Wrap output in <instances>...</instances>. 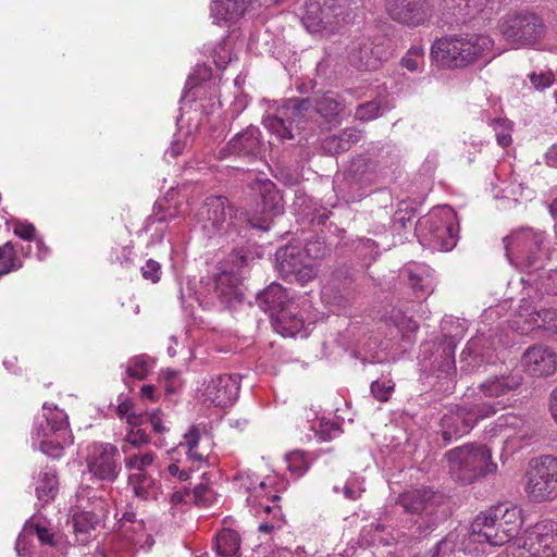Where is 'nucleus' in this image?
<instances>
[{"label": "nucleus", "instance_id": "1", "mask_svg": "<svg viewBox=\"0 0 557 557\" xmlns=\"http://www.w3.org/2000/svg\"><path fill=\"white\" fill-rule=\"evenodd\" d=\"M522 516L515 506L498 505L475 517L470 525L467 540L462 543L465 552L479 557L487 547L500 546L518 537Z\"/></svg>", "mask_w": 557, "mask_h": 557}, {"label": "nucleus", "instance_id": "2", "mask_svg": "<svg viewBox=\"0 0 557 557\" xmlns=\"http://www.w3.org/2000/svg\"><path fill=\"white\" fill-rule=\"evenodd\" d=\"M494 40L486 34L460 33L436 39L432 58L445 67L461 69L492 58Z\"/></svg>", "mask_w": 557, "mask_h": 557}, {"label": "nucleus", "instance_id": "3", "mask_svg": "<svg viewBox=\"0 0 557 557\" xmlns=\"http://www.w3.org/2000/svg\"><path fill=\"white\" fill-rule=\"evenodd\" d=\"M261 310L269 313L275 330L283 336L294 337L302 334L306 321L300 314L299 305L289 298L287 290L280 284H271L257 296Z\"/></svg>", "mask_w": 557, "mask_h": 557}, {"label": "nucleus", "instance_id": "4", "mask_svg": "<svg viewBox=\"0 0 557 557\" xmlns=\"http://www.w3.org/2000/svg\"><path fill=\"white\" fill-rule=\"evenodd\" d=\"M234 482L239 490L248 493L247 504L251 508L252 515L260 518L265 515L264 520L258 528L260 532L271 533L283 528L285 519L280 506L275 504L280 496L276 494L270 495L267 492L268 484L265 481L259 480L250 471H242L235 475Z\"/></svg>", "mask_w": 557, "mask_h": 557}, {"label": "nucleus", "instance_id": "5", "mask_svg": "<svg viewBox=\"0 0 557 557\" xmlns=\"http://www.w3.org/2000/svg\"><path fill=\"white\" fill-rule=\"evenodd\" d=\"M450 475L462 484L474 481L497 471L492 460V450L482 444H467L448 450L445 454Z\"/></svg>", "mask_w": 557, "mask_h": 557}, {"label": "nucleus", "instance_id": "6", "mask_svg": "<svg viewBox=\"0 0 557 557\" xmlns=\"http://www.w3.org/2000/svg\"><path fill=\"white\" fill-rule=\"evenodd\" d=\"M417 236L431 250L449 251L457 243L458 222L456 212L447 206L434 208L419 219Z\"/></svg>", "mask_w": 557, "mask_h": 557}, {"label": "nucleus", "instance_id": "7", "mask_svg": "<svg viewBox=\"0 0 557 557\" xmlns=\"http://www.w3.org/2000/svg\"><path fill=\"white\" fill-rule=\"evenodd\" d=\"M504 39L517 48H537L546 34L543 20L531 12H509L498 22Z\"/></svg>", "mask_w": 557, "mask_h": 557}, {"label": "nucleus", "instance_id": "8", "mask_svg": "<svg viewBox=\"0 0 557 557\" xmlns=\"http://www.w3.org/2000/svg\"><path fill=\"white\" fill-rule=\"evenodd\" d=\"M525 478L524 491L533 502L557 498V457L546 455L533 459Z\"/></svg>", "mask_w": 557, "mask_h": 557}, {"label": "nucleus", "instance_id": "9", "mask_svg": "<svg viewBox=\"0 0 557 557\" xmlns=\"http://www.w3.org/2000/svg\"><path fill=\"white\" fill-rule=\"evenodd\" d=\"M345 13V0H306L300 21L309 33H333L344 21Z\"/></svg>", "mask_w": 557, "mask_h": 557}, {"label": "nucleus", "instance_id": "10", "mask_svg": "<svg viewBox=\"0 0 557 557\" xmlns=\"http://www.w3.org/2000/svg\"><path fill=\"white\" fill-rule=\"evenodd\" d=\"M311 107L308 99H288L277 107L275 112H268L263 117L264 127L280 140L292 139L294 131L302 127L306 113Z\"/></svg>", "mask_w": 557, "mask_h": 557}, {"label": "nucleus", "instance_id": "11", "mask_svg": "<svg viewBox=\"0 0 557 557\" xmlns=\"http://www.w3.org/2000/svg\"><path fill=\"white\" fill-rule=\"evenodd\" d=\"M491 436H502L505 449L513 453L530 445L537 435L536 423L515 413H506L496 419L488 430Z\"/></svg>", "mask_w": 557, "mask_h": 557}, {"label": "nucleus", "instance_id": "12", "mask_svg": "<svg viewBox=\"0 0 557 557\" xmlns=\"http://www.w3.org/2000/svg\"><path fill=\"white\" fill-rule=\"evenodd\" d=\"M513 545L523 548L528 557H555L557 555V522L545 519L527 528Z\"/></svg>", "mask_w": 557, "mask_h": 557}, {"label": "nucleus", "instance_id": "13", "mask_svg": "<svg viewBox=\"0 0 557 557\" xmlns=\"http://www.w3.org/2000/svg\"><path fill=\"white\" fill-rule=\"evenodd\" d=\"M77 503L82 510L73 516V530L76 542L85 545L89 542L91 531L106 518L108 505L100 497H90L88 488L77 492Z\"/></svg>", "mask_w": 557, "mask_h": 557}, {"label": "nucleus", "instance_id": "14", "mask_svg": "<svg viewBox=\"0 0 557 557\" xmlns=\"http://www.w3.org/2000/svg\"><path fill=\"white\" fill-rule=\"evenodd\" d=\"M504 242L508 260L517 268L527 270L535 265L544 236L533 230L523 228L512 233Z\"/></svg>", "mask_w": 557, "mask_h": 557}, {"label": "nucleus", "instance_id": "15", "mask_svg": "<svg viewBox=\"0 0 557 557\" xmlns=\"http://www.w3.org/2000/svg\"><path fill=\"white\" fill-rule=\"evenodd\" d=\"M239 388L237 375L219 374L202 382L198 398L206 406L227 407L236 401Z\"/></svg>", "mask_w": 557, "mask_h": 557}, {"label": "nucleus", "instance_id": "16", "mask_svg": "<svg viewBox=\"0 0 557 557\" xmlns=\"http://www.w3.org/2000/svg\"><path fill=\"white\" fill-rule=\"evenodd\" d=\"M320 243L308 244L306 248L285 247L276 252V259L280 263L281 271L286 274H293L297 282L301 285L307 284L317 275L313 265V256L311 251L313 247ZM317 256H314L315 258Z\"/></svg>", "mask_w": 557, "mask_h": 557}, {"label": "nucleus", "instance_id": "17", "mask_svg": "<svg viewBox=\"0 0 557 557\" xmlns=\"http://www.w3.org/2000/svg\"><path fill=\"white\" fill-rule=\"evenodd\" d=\"M388 16L409 27L424 26L434 13L433 0H385Z\"/></svg>", "mask_w": 557, "mask_h": 557}, {"label": "nucleus", "instance_id": "18", "mask_svg": "<svg viewBox=\"0 0 557 557\" xmlns=\"http://www.w3.org/2000/svg\"><path fill=\"white\" fill-rule=\"evenodd\" d=\"M119 457V449L113 444L94 443L87 448V469L95 478L113 482L121 471Z\"/></svg>", "mask_w": 557, "mask_h": 557}, {"label": "nucleus", "instance_id": "19", "mask_svg": "<svg viewBox=\"0 0 557 557\" xmlns=\"http://www.w3.org/2000/svg\"><path fill=\"white\" fill-rule=\"evenodd\" d=\"M233 210L225 197L210 196L206 198L196 214V222L212 237L221 231H226L232 222Z\"/></svg>", "mask_w": 557, "mask_h": 557}, {"label": "nucleus", "instance_id": "20", "mask_svg": "<svg viewBox=\"0 0 557 557\" xmlns=\"http://www.w3.org/2000/svg\"><path fill=\"white\" fill-rule=\"evenodd\" d=\"M376 181L374 166L366 159L351 161L344 173L343 185H338L345 201H355L366 194V188Z\"/></svg>", "mask_w": 557, "mask_h": 557}, {"label": "nucleus", "instance_id": "21", "mask_svg": "<svg viewBox=\"0 0 557 557\" xmlns=\"http://www.w3.org/2000/svg\"><path fill=\"white\" fill-rule=\"evenodd\" d=\"M388 57L389 52L383 45H374L369 38H363L360 42L352 44L348 58L351 65L358 70L374 71Z\"/></svg>", "mask_w": 557, "mask_h": 557}, {"label": "nucleus", "instance_id": "22", "mask_svg": "<svg viewBox=\"0 0 557 557\" xmlns=\"http://www.w3.org/2000/svg\"><path fill=\"white\" fill-rule=\"evenodd\" d=\"M262 143L258 127L248 126L243 132L236 134L220 150L219 156L224 159L230 156L239 158H256L261 153Z\"/></svg>", "mask_w": 557, "mask_h": 557}, {"label": "nucleus", "instance_id": "23", "mask_svg": "<svg viewBox=\"0 0 557 557\" xmlns=\"http://www.w3.org/2000/svg\"><path fill=\"white\" fill-rule=\"evenodd\" d=\"M42 410L44 420L35 423L32 434L34 440L36 437L72 436L69 430V418L64 410L47 404H44Z\"/></svg>", "mask_w": 557, "mask_h": 557}, {"label": "nucleus", "instance_id": "24", "mask_svg": "<svg viewBox=\"0 0 557 557\" xmlns=\"http://www.w3.org/2000/svg\"><path fill=\"white\" fill-rule=\"evenodd\" d=\"M122 534L128 546L125 547L123 552L119 550V543L112 546V550L120 554L119 557H133L131 546L148 550L154 544L153 537L146 531V527L143 521H133L127 519L122 523ZM99 556L106 557L103 553H99Z\"/></svg>", "mask_w": 557, "mask_h": 557}, {"label": "nucleus", "instance_id": "25", "mask_svg": "<svg viewBox=\"0 0 557 557\" xmlns=\"http://www.w3.org/2000/svg\"><path fill=\"white\" fill-rule=\"evenodd\" d=\"M522 363L525 371L533 376L552 375L557 369L555 352L545 346L529 348L523 355Z\"/></svg>", "mask_w": 557, "mask_h": 557}, {"label": "nucleus", "instance_id": "26", "mask_svg": "<svg viewBox=\"0 0 557 557\" xmlns=\"http://www.w3.org/2000/svg\"><path fill=\"white\" fill-rule=\"evenodd\" d=\"M32 535H36L44 545H55V533L52 528H50V523L40 518H33L25 524L16 540L15 549L20 557H26V555H28V537Z\"/></svg>", "mask_w": 557, "mask_h": 557}, {"label": "nucleus", "instance_id": "27", "mask_svg": "<svg viewBox=\"0 0 557 557\" xmlns=\"http://www.w3.org/2000/svg\"><path fill=\"white\" fill-rule=\"evenodd\" d=\"M442 435L453 441L468 434L474 428V418L469 417L467 406H457L442 418Z\"/></svg>", "mask_w": 557, "mask_h": 557}, {"label": "nucleus", "instance_id": "28", "mask_svg": "<svg viewBox=\"0 0 557 557\" xmlns=\"http://www.w3.org/2000/svg\"><path fill=\"white\" fill-rule=\"evenodd\" d=\"M401 273L407 277L408 284L418 299H425L433 293V272L426 264L409 263Z\"/></svg>", "mask_w": 557, "mask_h": 557}, {"label": "nucleus", "instance_id": "29", "mask_svg": "<svg viewBox=\"0 0 557 557\" xmlns=\"http://www.w3.org/2000/svg\"><path fill=\"white\" fill-rule=\"evenodd\" d=\"M521 379L515 375H494L479 385V391L484 397L494 398L495 400H504L509 405V399L506 396L519 387Z\"/></svg>", "mask_w": 557, "mask_h": 557}, {"label": "nucleus", "instance_id": "30", "mask_svg": "<svg viewBox=\"0 0 557 557\" xmlns=\"http://www.w3.org/2000/svg\"><path fill=\"white\" fill-rule=\"evenodd\" d=\"M128 485L134 495L141 500H158L162 494L161 483L151 474L129 473Z\"/></svg>", "mask_w": 557, "mask_h": 557}, {"label": "nucleus", "instance_id": "31", "mask_svg": "<svg viewBox=\"0 0 557 557\" xmlns=\"http://www.w3.org/2000/svg\"><path fill=\"white\" fill-rule=\"evenodd\" d=\"M251 0H212L211 17L213 23L232 22L239 18Z\"/></svg>", "mask_w": 557, "mask_h": 557}, {"label": "nucleus", "instance_id": "32", "mask_svg": "<svg viewBox=\"0 0 557 557\" xmlns=\"http://www.w3.org/2000/svg\"><path fill=\"white\" fill-rule=\"evenodd\" d=\"M314 108L325 122L334 124L339 123L345 111L339 97L331 91L317 97L314 99Z\"/></svg>", "mask_w": 557, "mask_h": 557}, {"label": "nucleus", "instance_id": "33", "mask_svg": "<svg viewBox=\"0 0 557 557\" xmlns=\"http://www.w3.org/2000/svg\"><path fill=\"white\" fill-rule=\"evenodd\" d=\"M124 466L129 473L150 474V470L159 469L157 454L152 450H137L124 455Z\"/></svg>", "mask_w": 557, "mask_h": 557}, {"label": "nucleus", "instance_id": "34", "mask_svg": "<svg viewBox=\"0 0 557 557\" xmlns=\"http://www.w3.org/2000/svg\"><path fill=\"white\" fill-rule=\"evenodd\" d=\"M361 138L359 131L355 128H345L337 135L326 137L322 143V148L325 152L336 154L344 152L350 148V146Z\"/></svg>", "mask_w": 557, "mask_h": 557}, {"label": "nucleus", "instance_id": "35", "mask_svg": "<svg viewBox=\"0 0 557 557\" xmlns=\"http://www.w3.org/2000/svg\"><path fill=\"white\" fill-rule=\"evenodd\" d=\"M57 471L52 467H45L40 470L36 481V494L40 502L52 500L58 492Z\"/></svg>", "mask_w": 557, "mask_h": 557}, {"label": "nucleus", "instance_id": "36", "mask_svg": "<svg viewBox=\"0 0 557 557\" xmlns=\"http://www.w3.org/2000/svg\"><path fill=\"white\" fill-rule=\"evenodd\" d=\"M213 547L218 557H240L239 535L231 529L218 533Z\"/></svg>", "mask_w": 557, "mask_h": 557}, {"label": "nucleus", "instance_id": "37", "mask_svg": "<svg viewBox=\"0 0 557 557\" xmlns=\"http://www.w3.org/2000/svg\"><path fill=\"white\" fill-rule=\"evenodd\" d=\"M385 325L391 329L389 336L392 338L398 335L405 336L418 330L417 322L399 308H394L391 311L389 315L385 319Z\"/></svg>", "mask_w": 557, "mask_h": 557}, {"label": "nucleus", "instance_id": "38", "mask_svg": "<svg viewBox=\"0 0 557 557\" xmlns=\"http://www.w3.org/2000/svg\"><path fill=\"white\" fill-rule=\"evenodd\" d=\"M385 325L391 329L389 336L392 338L398 335L405 336L418 330L417 322L399 308H394L391 311L389 315L385 319Z\"/></svg>", "mask_w": 557, "mask_h": 557}, {"label": "nucleus", "instance_id": "39", "mask_svg": "<svg viewBox=\"0 0 557 557\" xmlns=\"http://www.w3.org/2000/svg\"><path fill=\"white\" fill-rule=\"evenodd\" d=\"M433 497L434 493L431 491L412 490L403 493L398 503L407 512L418 513L428 509Z\"/></svg>", "mask_w": 557, "mask_h": 557}, {"label": "nucleus", "instance_id": "40", "mask_svg": "<svg viewBox=\"0 0 557 557\" xmlns=\"http://www.w3.org/2000/svg\"><path fill=\"white\" fill-rule=\"evenodd\" d=\"M237 278L226 272L221 273L215 281V293L222 302L232 305L242 301V293L237 287Z\"/></svg>", "mask_w": 557, "mask_h": 557}, {"label": "nucleus", "instance_id": "41", "mask_svg": "<svg viewBox=\"0 0 557 557\" xmlns=\"http://www.w3.org/2000/svg\"><path fill=\"white\" fill-rule=\"evenodd\" d=\"M469 530L455 531L449 533L446 537L437 543V545L432 550L431 557H450L451 554L458 549L463 552L467 555H471L462 548V543L468 537Z\"/></svg>", "mask_w": 557, "mask_h": 557}, {"label": "nucleus", "instance_id": "42", "mask_svg": "<svg viewBox=\"0 0 557 557\" xmlns=\"http://www.w3.org/2000/svg\"><path fill=\"white\" fill-rule=\"evenodd\" d=\"M38 442V449L52 458H59L63 454L64 446L73 443V436H49L33 438V446H36Z\"/></svg>", "mask_w": 557, "mask_h": 557}, {"label": "nucleus", "instance_id": "43", "mask_svg": "<svg viewBox=\"0 0 557 557\" xmlns=\"http://www.w3.org/2000/svg\"><path fill=\"white\" fill-rule=\"evenodd\" d=\"M149 443L150 436L145 430L139 426L128 425L121 443V450L123 455H127L137 450H143L141 447Z\"/></svg>", "mask_w": 557, "mask_h": 557}, {"label": "nucleus", "instance_id": "44", "mask_svg": "<svg viewBox=\"0 0 557 557\" xmlns=\"http://www.w3.org/2000/svg\"><path fill=\"white\" fill-rule=\"evenodd\" d=\"M154 367L153 358L148 355H138L131 358L126 363V374L135 380H144Z\"/></svg>", "mask_w": 557, "mask_h": 557}, {"label": "nucleus", "instance_id": "45", "mask_svg": "<svg viewBox=\"0 0 557 557\" xmlns=\"http://www.w3.org/2000/svg\"><path fill=\"white\" fill-rule=\"evenodd\" d=\"M531 329H544L546 331L557 333V310L541 309L530 314L529 321Z\"/></svg>", "mask_w": 557, "mask_h": 557}, {"label": "nucleus", "instance_id": "46", "mask_svg": "<svg viewBox=\"0 0 557 557\" xmlns=\"http://www.w3.org/2000/svg\"><path fill=\"white\" fill-rule=\"evenodd\" d=\"M265 188H267L268 197L271 201V205L268 206L264 203V215L261 218V222L256 223V222L251 221L252 227H258V228H262V230H268L269 225H270L271 218L281 213V211H282V208L280 206L278 193L272 190L273 185L271 183L265 185Z\"/></svg>", "mask_w": 557, "mask_h": 557}, {"label": "nucleus", "instance_id": "47", "mask_svg": "<svg viewBox=\"0 0 557 557\" xmlns=\"http://www.w3.org/2000/svg\"><path fill=\"white\" fill-rule=\"evenodd\" d=\"M507 407L504 400L482 401L471 406H467L469 417L474 418V425L479 420L488 418L495 414L499 409Z\"/></svg>", "mask_w": 557, "mask_h": 557}, {"label": "nucleus", "instance_id": "48", "mask_svg": "<svg viewBox=\"0 0 557 557\" xmlns=\"http://www.w3.org/2000/svg\"><path fill=\"white\" fill-rule=\"evenodd\" d=\"M20 268L22 262L17 259L12 243L8 242L0 246V277Z\"/></svg>", "mask_w": 557, "mask_h": 557}, {"label": "nucleus", "instance_id": "49", "mask_svg": "<svg viewBox=\"0 0 557 557\" xmlns=\"http://www.w3.org/2000/svg\"><path fill=\"white\" fill-rule=\"evenodd\" d=\"M385 528L383 524L379 522H371L368 525H364L360 533V540L366 545H374V544H383L387 545L388 540L385 539L382 533Z\"/></svg>", "mask_w": 557, "mask_h": 557}, {"label": "nucleus", "instance_id": "50", "mask_svg": "<svg viewBox=\"0 0 557 557\" xmlns=\"http://www.w3.org/2000/svg\"><path fill=\"white\" fill-rule=\"evenodd\" d=\"M116 413L120 419L125 420L128 425L140 426L145 421V416L134 409V405L127 400H122L117 408Z\"/></svg>", "mask_w": 557, "mask_h": 557}, {"label": "nucleus", "instance_id": "51", "mask_svg": "<svg viewBox=\"0 0 557 557\" xmlns=\"http://www.w3.org/2000/svg\"><path fill=\"white\" fill-rule=\"evenodd\" d=\"M287 469L295 476H301L306 473L309 468V461L304 451L294 450L285 456Z\"/></svg>", "mask_w": 557, "mask_h": 557}, {"label": "nucleus", "instance_id": "52", "mask_svg": "<svg viewBox=\"0 0 557 557\" xmlns=\"http://www.w3.org/2000/svg\"><path fill=\"white\" fill-rule=\"evenodd\" d=\"M491 126L495 132L497 144L502 147H508L511 144V123L506 119H494Z\"/></svg>", "mask_w": 557, "mask_h": 557}, {"label": "nucleus", "instance_id": "53", "mask_svg": "<svg viewBox=\"0 0 557 557\" xmlns=\"http://www.w3.org/2000/svg\"><path fill=\"white\" fill-rule=\"evenodd\" d=\"M404 67L410 72H418L423 67L424 64V52L421 47H411L401 59Z\"/></svg>", "mask_w": 557, "mask_h": 557}, {"label": "nucleus", "instance_id": "54", "mask_svg": "<svg viewBox=\"0 0 557 557\" xmlns=\"http://www.w3.org/2000/svg\"><path fill=\"white\" fill-rule=\"evenodd\" d=\"M211 76V70L207 65H197L194 73L190 74L185 84V90L183 99L188 97V94L198 87L202 82L209 79Z\"/></svg>", "mask_w": 557, "mask_h": 557}, {"label": "nucleus", "instance_id": "55", "mask_svg": "<svg viewBox=\"0 0 557 557\" xmlns=\"http://www.w3.org/2000/svg\"><path fill=\"white\" fill-rule=\"evenodd\" d=\"M232 58V47L227 39L221 40L212 50L213 62L219 69H225Z\"/></svg>", "mask_w": 557, "mask_h": 557}, {"label": "nucleus", "instance_id": "56", "mask_svg": "<svg viewBox=\"0 0 557 557\" xmlns=\"http://www.w3.org/2000/svg\"><path fill=\"white\" fill-rule=\"evenodd\" d=\"M381 110V106L377 101H369L357 108L356 116L361 121H371L382 113Z\"/></svg>", "mask_w": 557, "mask_h": 557}, {"label": "nucleus", "instance_id": "57", "mask_svg": "<svg viewBox=\"0 0 557 557\" xmlns=\"http://www.w3.org/2000/svg\"><path fill=\"white\" fill-rule=\"evenodd\" d=\"M363 481L359 476H351L343 487L344 496L349 500L358 499L364 492Z\"/></svg>", "mask_w": 557, "mask_h": 557}, {"label": "nucleus", "instance_id": "58", "mask_svg": "<svg viewBox=\"0 0 557 557\" xmlns=\"http://www.w3.org/2000/svg\"><path fill=\"white\" fill-rule=\"evenodd\" d=\"M443 352V360L438 367V376L451 379L456 371L454 351L450 348H447L444 349Z\"/></svg>", "mask_w": 557, "mask_h": 557}, {"label": "nucleus", "instance_id": "59", "mask_svg": "<svg viewBox=\"0 0 557 557\" xmlns=\"http://www.w3.org/2000/svg\"><path fill=\"white\" fill-rule=\"evenodd\" d=\"M140 271L145 280L151 281L152 283H158L160 281L161 267L156 260L148 259L145 265L141 267Z\"/></svg>", "mask_w": 557, "mask_h": 557}, {"label": "nucleus", "instance_id": "60", "mask_svg": "<svg viewBox=\"0 0 557 557\" xmlns=\"http://www.w3.org/2000/svg\"><path fill=\"white\" fill-rule=\"evenodd\" d=\"M530 79L536 90H544L554 84L555 75L553 72H542L540 74L533 73L530 76Z\"/></svg>", "mask_w": 557, "mask_h": 557}, {"label": "nucleus", "instance_id": "61", "mask_svg": "<svg viewBox=\"0 0 557 557\" xmlns=\"http://www.w3.org/2000/svg\"><path fill=\"white\" fill-rule=\"evenodd\" d=\"M13 232L16 236L24 240H32L35 238L36 228L27 221H17L14 224Z\"/></svg>", "mask_w": 557, "mask_h": 557}, {"label": "nucleus", "instance_id": "62", "mask_svg": "<svg viewBox=\"0 0 557 557\" xmlns=\"http://www.w3.org/2000/svg\"><path fill=\"white\" fill-rule=\"evenodd\" d=\"M200 433L196 426L189 428V430L184 434L183 441L178 444V448L196 449L199 444Z\"/></svg>", "mask_w": 557, "mask_h": 557}, {"label": "nucleus", "instance_id": "63", "mask_svg": "<svg viewBox=\"0 0 557 557\" xmlns=\"http://www.w3.org/2000/svg\"><path fill=\"white\" fill-rule=\"evenodd\" d=\"M392 391L393 386L389 383L375 381L371 384V393L380 401H386Z\"/></svg>", "mask_w": 557, "mask_h": 557}, {"label": "nucleus", "instance_id": "64", "mask_svg": "<svg viewBox=\"0 0 557 557\" xmlns=\"http://www.w3.org/2000/svg\"><path fill=\"white\" fill-rule=\"evenodd\" d=\"M113 263H120L121 265L127 267L132 263V250L128 247H121L115 249L111 255Z\"/></svg>", "mask_w": 557, "mask_h": 557}]
</instances>
